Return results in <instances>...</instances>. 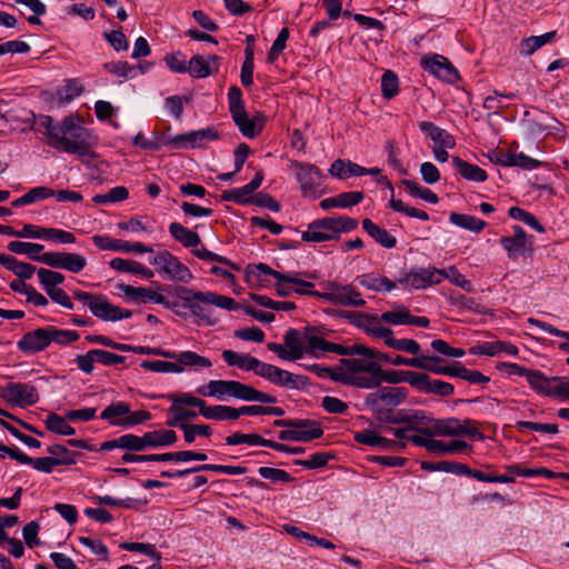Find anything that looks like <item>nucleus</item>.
<instances>
[{
	"instance_id": "f257e3e1",
	"label": "nucleus",
	"mask_w": 569,
	"mask_h": 569,
	"mask_svg": "<svg viewBox=\"0 0 569 569\" xmlns=\"http://www.w3.org/2000/svg\"><path fill=\"white\" fill-rule=\"evenodd\" d=\"M39 131L48 138V144L59 151L77 154L80 159L97 157L92 150L97 143L91 132L82 127L73 116L66 117L61 122H54L48 114L36 118Z\"/></svg>"
},
{
	"instance_id": "f03ea898",
	"label": "nucleus",
	"mask_w": 569,
	"mask_h": 569,
	"mask_svg": "<svg viewBox=\"0 0 569 569\" xmlns=\"http://www.w3.org/2000/svg\"><path fill=\"white\" fill-rule=\"evenodd\" d=\"M327 345L335 346L338 350H331L323 347L320 349L321 357L327 352H333L341 356H362V358H341L339 360L338 370L342 375L343 380L340 383L361 389H375L378 387L376 373L381 372V365L377 357L369 356L361 349H370L360 343L343 346L327 341Z\"/></svg>"
},
{
	"instance_id": "7ed1b4c3",
	"label": "nucleus",
	"mask_w": 569,
	"mask_h": 569,
	"mask_svg": "<svg viewBox=\"0 0 569 569\" xmlns=\"http://www.w3.org/2000/svg\"><path fill=\"white\" fill-rule=\"evenodd\" d=\"M323 327L307 326L301 330L290 328L283 336V345L269 342L267 348L284 361L300 360L306 355L319 359L321 358L320 349L323 347L340 350L335 346L327 345Z\"/></svg>"
},
{
	"instance_id": "20e7f679",
	"label": "nucleus",
	"mask_w": 569,
	"mask_h": 569,
	"mask_svg": "<svg viewBox=\"0 0 569 569\" xmlns=\"http://www.w3.org/2000/svg\"><path fill=\"white\" fill-rule=\"evenodd\" d=\"M273 426L286 428L278 435L281 441L309 442L323 435L321 423L311 419H279Z\"/></svg>"
},
{
	"instance_id": "39448f33",
	"label": "nucleus",
	"mask_w": 569,
	"mask_h": 569,
	"mask_svg": "<svg viewBox=\"0 0 569 569\" xmlns=\"http://www.w3.org/2000/svg\"><path fill=\"white\" fill-rule=\"evenodd\" d=\"M408 397L403 387H377L365 398V406L372 412L373 418L381 417L389 410L401 405Z\"/></svg>"
},
{
	"instance_id": "423d86ee",
	"label": "nucleus",
	"mask_w": 569,
	"mask_h": 569,
	"mask_svg": "<svg viewBox=\"0 0 569 569\" xmlns=\"http://www.w3.org/2000/svg\"><path fill=\"white\" fill-rule=\"evenodd\" d=\"M74 298L87 306L91 313L101 320H122L132 316L131 310L113 306L102 295L77 291Z\"/></svg>"
},
{
	"instance_id": "0eeeda50",
	"label": "nucleus",
	"mask_w": 569,
	"mask_h": 569,
	"mask_svg": "<svg viewBox=\"0 0 569 569\" xmlns=\"http://www.w3.org/2000/svg\"><path fill=\"white\" fill-rule=\"evenodd\" d=\"M229 111L233 122L239 131L247 138L252 139L259 134L261 128H258L257 119H250L244 108L242 91L237 86H232L228 91Z\"/></svg>"
},
{
	"instance_id": "6e6552de",
	"label": "nucleus",
	"mask_w": 569,
	"mask_h": 569,
	"mask_svg": "<svg viewBox=\"0 0 569 569\" xmlns=\"http://www.w3.org/2000/svg\"><path fill=\"white\" fill-rule=\"evenodd\" d=\"M150 263L171 281L188 283L193 278L190 269L168 250L158 252L150 259Z\"/></svg>"
},
{
	"instance_id": "1a4fd4ad",
	"label": "nucleus",
	"mask_w": 569,
	"mask_h": 569,
	"mask_svg": "<svg viewBox=\"0 0 569 569\" xmlns=\"http://www.w3.org/2000/svg\"><path fill=\"white\" fill-rule=\"evenodd\" d=\"M473 421L471 419L460 420L458 418H446V419H435L432 422V437L433 436H443V437H461L468 436L476 438L478 440H483L482 432L475 427Z\"/></svg>"
},
{
	"instance_id": "9d476101",
	"label": "nucleus",
	"mask_w": 569,
	"mask_h": 569,
	"mask_svg": "<svg viewBox=\"0 0 569 569\" xmlns=\"http://www.w3.org/2000/svg\"><path fill=\"white\" fill-rule=\"evenodd\" d=\"M530 388L539 395L565 399L567 377H547L537 369H531L526 378Z\"/></svg>"
},
{
	"instance_id": "9b49d317",
	"label": "nucleus",
	"mask_w": 569,
	"mask_h": 569,
	"mask_svg": "<svg viewBox=\"0 0 569 569\" xmlns=\"http://www.w3.org/2000/svg\"><path fill=\"white\" fill-rule=\"evenodd\" d=\"M259 377L268 380L270 383L287 389H306L310 386V379L303 375H295L288 370L281 369L270 363H263Z\"/></svg>"
},
{
	"instance_id": "f8f14e48",
	"label": "nucleus",
	"mask_w": 569,
	"mask_h": 569,
	"mask_svg": "<svg viewBox=\"0 0 569 569\" xmlns=\"http://www.w3.org/2000/svg\"><path fill=\"white\" fill-rule=\"evenodd\" d=\"M1 396L8 402L21 408L33 406L39 401L37 388L26 382L7 383L1 390Z\"/></svg>"
},
{
	"instance_id": "ddd939ff",
	"label": "nucleus",
	"mask_w": 569,
	"mask_h": 569,
	"mask_svg": "<svg viewBox=\"0 0 569 569\" xmlns=\"http://www.w3.org/2000/svg\"><path fill=\"white\" fill-rule=\"evenodd\" d=\"M421 67L438 79L448 83H456L460 76L455 66L441 54L423 56L420 60Z\"/></svg>"
},
{
	"instance_id": "4468645a",
	"label": "nucleus",
	"mask_w": 569,
	"mask_h": 569,
	"mask_svg": "<svg viewBox=\"0 0 569 569\" xmlns=\"http://www.w3.org/2000/svg\"><path fill=\"white\" fill-rule=\"evenodd\" d=\"M40 262L73 273L82 271L87 266V259L83 256L71 252H44L41 254Z\"/></svg>"
},
{
	"instance_id": "2eb2a0df",
	"label": "nucleus",
	"mask_w": 569,
	"mask_h": 569,
	"mask_svg": "<svg viewBox=\"0 0 569 569\" xmlns=\"http://www.w3.org/2000/svg\"><path fill=\"white\" fill-rule=\"evenodd\" d=\"M305 197L312 194L321 184L322 173L311 163L295 161L291 164Z\"/></svg>"
},
{
	"instance_id": "dca6fc26",
	"label": "nucleus",
	"mask_w": 569,
	"mask_h": 569,
	"mask_svg": "<svg viewBox=\"0 0 569 569\" xmlns=\"http://www.w3.org/2000/svg\"><path fill=\"white\" fill-rule=\"evenodd\" d=\"M306 242H323L338 239L335 217H326L313 220L308 229L301 233Z\"/></svg>"
},
{
	"instance_id": "f3484780",
	"label": "nucleus",
	"mask_w": 569,
	"mask_h": 569,
	"mask_svg": "<svg viewBox=\"0 0 569 569\" xmlns=\"http://www.w3.org/2000/svg\"><path fill=\"white\" fill-rule=\"evenodd\" d=\"M512 236L501 237L499 242L511 260L532 251V243L528 240L526 231L520 226L512 227Z\"/></svg>"
},
{
	"instance_id": "a211bd4d",
	"label": "nucleus",
	"mask_w": 569,
	"mask_h": 569,
	"mask_svg": "<svg viewBox=\"0 0 569 569\" xmlns=\"http://www.w3.org/2000/svg\"><path fill=\"white\" fill-rule=\"evenodd\" d=\"M118 290L136 303H157L163 305L164 307L172 309L173 306L167 300V298L149 288L132 287L130 284L120 283L117 286Z\"/></svg>"
},
{
	"instance_id": "6ab92c4d",
	"label": "nucleus",
	"mask_w": 569,
	"mask_h": 569,
	"mask_svg": "<svg viewBox=\"0 0 569 569\" xmlns=\"http://www.w3.org/2000/svg\"><path fill=\"white\" fill-rule=\"evenodd\" d=\"M50 343V327H44L24 333L17 346L20 351L33 355L44 350Z\"/></svg>"
},
{
	"instance_id": "aec40b11",
	"label": "nucleus",
	"mask_w": 569,
	"mask_h": 569,
	"mask_svg": "<svg viewBox=\"0 0 569 569\" xmlns=\"http://www.w3.org/2000/svg\"><path fill=\"white\" fill-rule=\"evenodd\" d=\"M264 179L262 170H258L253 179L243 187L224 190L221 193L223 201H232L240 204L253 202L252 194L261 186Z\"/></svg>"
},
{
	"instance_id": "412c9836",
	"label": "nucleus",
	"mask_w": 569,
	"mask_h": 569,
	"mask_svg": "<svg viewBox=\"0 0 569 569\" xmlns=\"http://www.w3.org/2000/svg\"><path fill=\"white\" fill-rule=\"evenodd\" d=\"M202 471H213L226 475H243L247 472V468L242 466H226V465H199L183 470L177 471H161L160 476L163 478H182L190 473H198Z\"/></svg>"
},
{
	"instance_id": "4be33fe9",
	"label": "nucleus",
	"mask_w": 569,
	"mask_h": 569,
	"mask_svg": "<svg viewBox=\"0 0 569 569\" xmlns=\"http://www.w3.org/2000/svg\"><path fill=\"white\" fill-rule=\"evenodd\" d=\"M92 240L93 243L101 250L137 253L153 252L152 247H148L141 242H129L99 234L94 236Z\"/></svg>"
},
{
	"instance_id": "5701e85b",
	"label": "nucleus",
	"mask_w": 569,
	"mask_h": 569,
	"mask_svg": "<svg viewBox=\"0 0 569 569\" xmlns=\"http://www.w3.org/2000/svg\"><path fill=\"white\" fill-rule=\"evenodd\" d=\"M220 57L216 54L193 56L188 61V73L193 78H207L219 69Z\"/></svg>"
},
{
	"instance_id": "b1692460",
	"label": "nucleus",
	"mask_w": 569,
	"mask_h": 569,
	"mask_svg": "<svg viewBox=\"0 0 569 569\" xmlns=\"http://www.w3.org/2000/svg\"><path fill=\"white\" fill-rule=\"evenodd\" d=\"M446 270L437 268L419 269L410 272L402 280L416 289L426 288L429 284L440 283L445 279Z\"/></svg>"
},
{
	"instance_id": "393cba45",
	"label": "nucleus",
	"mask_w": 569,
	"mask_h": 569,
	"mask_svg": "<svg viewBox=\"0 0 569 569\" xmlns=\"http://www.w3.org/2000/svg\"><path fill=\"white\" fill-rule=\"evenodd\" d=\"M114 449H123L131 453L144 451L143 437L126 433L116 439L104 441L99 447L100 451H111Z\"/></svg>"
},
{
	"instance_id": "a878e982",
	"label": "nucleus",
	"mask_w": 569,
	"mask_h": 569,
	"mask_svg": "<svg viewBox=\"0 0 569 569\" xmlns=\"http://www.w3.org/2000/svg\"><path fill=\"white\" fill-rule=\"evenodd\" d=\"M413 388L420 392L433 393L441 397L453 395L455 387L442 380H432L426 373L419 372V377L413 380Z\"/></svg>"
},
{
	"instance_id": "bb28decb",
	"label": "nucleus",
	"mask_w": 569,
	"mask_h": 569,
	"mask_svg": "<svg viewBox=\"0 0 569 569\" xmlns=\"http://www.w3.org/2000/svg\"><path fill=\"white\" fill-rule=\"evenodd\" d=\"M330 291L323 295V298L340 302L346 306H361L365 301L360 298V293L350 286H339L330 283Z\"/></svg>"
},
{
	"instance_id": "cd10ccee",
	"label": "nucleus",
	"mask_w": 569,
	"mask_h": 569,
	"mask_svg": "<svg viewBox=\"0 0 569 569\" xmlns=\"http://www.w3.org/2000/svg\"><path fill=\"white\" fill-rule=\"evenodd\" d=\"M222 358L228 366L238 367L246 371H253L257 376H259L264 363L250 355H241L232 350H224Z\"/></svg>"
},
{
	"instance_id": "c85d7f7f",
	"label": "nucleus",
	"mask_w": 569,
	"mask_h": 569,
	"mask_svg": "<svg viewBox=\"0 0 569 569\" xmlns=\"http://www.w3.org/2000/svg\"><path fill=\"white\" fill-rule=\"evenodd\" d=\"M142 437L146 450L169 447L178 439L176 431L171 429L148 431Z\"/></svg>"
},
{
	"instance_id": "c756f323",
	"label": "nucleus",
	"mask_w": 569,
	"mask_h": 569,
	"mask_svg": "<svg viewBox=\"0 0 569 569\" xmlns=\"http://www.w3.org/2000/svg\"><path fill=\"white\" fill-rule=\"evenodd\" d=\"M233 398L240 399L243 401H248V402H251V401L261 402V403H276L277 402V398L274 396L259 391V390L254 389L253 387L244 385L240 381H236Z\"/></svg>"
},
{
	"instance_id": "7c9ffc66",
	"label": "nucleus",
	"mask_w": 569,
	"mask_h": 569,
	"mask_svg": "<svg viewBox=\"0 0 569 569\" xmlns=\"http://www.w3.org/2000/svg\"><path fill=\"white\" fill-rule=\"evenodd\" d=\"M419 129L427 134L437 144V147L455 148L456 146L455 138L433 122L422 121L419 123Z\"/></svg>"
},
{
	"instance_id": "2f4dec72",
	"label": "nucleus",
	"mask_w": 569,
	"mask_h": 569,
	"mask_svg": "<svg viewBox=\"0 0 569 569\" xmlns=\"http://www.w3.org/2000/svg\"><path fill=\"white\" fill-rule=\"evenodd\" d=\"M361 351L367 352L369 356L377 357V359L379 360V363L385 362V363H390L393 366H408V367L422 369V367H425V362H426L425 356L415 357V358H406V357L398 355L392 358V357L388 356L387 353L377 351L376 349H361Z\"/></svg>"
},
{
	"instance_id": "473e14b6",
	"label": "nucleus",
	"mask_w": 569,
	"mask_h": 569,
	"mask_svg": "<svg viewBox=\"0 0 569 569\" xmlns=\"http://www.w3.org/2000/svg\"><path fill=\"white\" fill-rule=\"evenodd\" d=\"M451 163L457 172L466 180L483 182L487 180V172L480 167L469 163L459 157H452Z\"/></svg>"
},
{
	"instance_id": "72a5a7b5",
	"label": "nucleus",
	"mask_w": 569,
	"mask_h": 569,
	"mask_svg": "<svg viewBox=\"0 0 569 569\" xmlns=\"http://www.w3.org/2000/svg\"><path fill=\"white\" fill-rule=\"evenodd\" d=\"M169 232L176 241L180 242L186 248H192L193 250L201 243V238L196 231L183 227L179 222H171Z\"/></svg>"
},
{
	"instance_id": "f704fd0d",
	"label": "nucleus",
	"mask_w": 569,
	"mask_h": 569,
	"mask_svg": "<svg viewBox=\"0 0 569 569\" xmlns=\"http://www.w3.org/2000/svg\"><path fill=\"white\" fill-rule=\"evenodd\" d=\"M356 281L362 287L378 292H389L396 287L395 282L387 277L373 272L358 276Z\"/></svg>"
},
{
	"instance_id": "c9c22d12",
	"label": "nucleus",
	"mask_w": 569,
	"mask_h": 569,
	"mask_svg": "<svg viewBox=\"0 0 569 569\" xmlns=\"http://www.w3.org/2000/svg\"><path fill=\"white\" fill-rule=\"evenodd\" d=\"M435 418L428 416L422 410H410L408 429L419 432L427 437H432V422Z\"/></svg>"
},
{
	"instance_id": "e433bc0d",
	"label": "nucleus",
	"mask_w": 569,
	"mask_h": 569,
	"mask_svg": "<svg viewBox=\"0 0 569 569\" xmlns=\"http://www.w3.org/2000/svg\"><path fill=\"white\" fill-rule=\"evenodd\" d=\"M168 416L169 418L166 421L168 427L183 430L189 425L187 421L196 419L198 413L181 406L171 405L168 409Z\"/></svg>"
},
{
	"instance_id": "4c0bfd02",
	"label": "nucleus",
	"mask_w": 569,
	"mask_h": 569,
	"mask_svg": "<svg viewBox=\"0 0 569 569\" xmlns=\"http://www.w3.org/2000/svg\"><path fill=\"white\" fill-rule=\"evenodd\" d=\"M362 228L383 248L391 249L396 247L397 239L388 230L377 226L370 219L367 218L362 221Z\"/></svg>"
},
{
	"instance_id": "58836bf2",
	"label": "nucleus",
	"mask_w": 569,
	"mask_h": 569,
	"mask_svg": "<svg viewBox=\"0 0 569 569\" xmlns=\"http://www.w3.org/2000/svg\"><path fill=\"white\" fill-rule=\"evenodd\" d=\"M419 377V372L416 371H406V370H383L381 368L380 373H376V379L378 380V387L381 382L388 383H400L408 382L413 387V380Z\"/></svg>"
},
{
	"instance_id": "ea45409f",
	"label": "nucleus",
	"mask_w": 569,
	"mask_h": 569,
	"mask_svg": "<svg viewBox=\"0 0 569 569\" xmlns=\"http://www.w3.org/2000/svg\"><path fill=\"white\" fill-rule=\"evenodd\" d=\"M109 264L112 269L121 271V272L141 274L143 278H147V279H150L153 277V271L151 269L144 267L143 264H141L134 260L113 258Z\"/></svg>"
},
{
	"instance_id": "a19ab883",
	"label": "nucleus",
	"mask_w": 569,
	"mask_h": 569,
	"mask_svg": "<svg viewBox=\"0 0 569 569\" xmlns=\"http://www.w3.org/2000/svg\"><path fill=\"white\" fill-rule=\"evenodd\" d=\"M0 264H2L8 270L12 271L17 277H19L22 280L30 279L36 271V267L33 264L18 261L14 257L4 253L2 256Z\"/></svg>"
},
{
	"instance_id": "79ce46f5",
	"label": "nucleus",
	"mask_w": 569,
	"mask_h": 569,
	"mask_svg": "<svg viewBox=\"0 0 569 569\" xmlns=\"http://www.w3.org/2000/svg\"><path fill=\"white\" fill-rule=\"evenodd\" d=\"M329 172L333 177L346 179L349 177L363 176L366 168L350 161L346 163L343 160L338 159L331 164Z\"/></svg>"
},
{
	"instance_id": "37998d69",
	"label": "nucleus",
	"mask_w": 569,
	"mask_h": 569,
	"mask_svg": "<svg viewBox=\"0 0 569 569\" xmlns=\"http://www.w3.org/2000/svg\"><path fill=\"white\" fill-rule=\"evenodd\" d=\"M449 220L455 226L476 233L481 232L487 226L485 220L465 213L452 212L450 213Z\"/></svg>"
},
{
	"instance_id": "c03bdc74",
	"label": "nucleus",
	"mask_w": 569,
	"mask_h": 569,
	"mask_svg": "<svg viewBox=\"0 0 569 569\" xmlns=\"http://www.w3.org/2000/svg\"><path fill=\"white\" fill-rule=\"evenodd\" d=\"M556 37V31H550L541 36L526 38L520 43L519 52L525 57L533 54L542 46L551 42Z\"/></svg>"
},
{
	"instance_id": "a18cd8bd",
	"label": "nucleus",
	"mask_w": 569,
	"mask_h": 569,
	"mask_svg": "<svg viewBox=\"0 0 569 569\" xmlns=\"http://www.w3.org/2000/svg\"><path fill=\"white\" fill-rule=\"evenodd\" d=\"M170 359H174L178 361V365L180 367H203V368H210L212 366V362L209 358H206L203 356L198 355L194 351H181V352H174L173 357H170Z\"/></svg>"
},
{
	"instance_id": "49530a36",
	"label": "nucleus",
	"mask_w": 569,
	"mask_h": 569,
	"mask_svg": "<svg viewBox=\"0 0 569 569\" xmlns=\"http://www.w3.org/2000/svg\"><path fill=\"white\" fill-rule=\"evenodd\" d=\"M425 367H422L423 370L430 371L432 373L437 375H446L450 377L459 378V373L461 370V362L456 361L452 366H439L438 362L441 361L439 357H428L425 356Z\"/></svg>"
},
{
	"instance_id": "de8ad7c7",
	"label": "nucleus",
	"mask_w": 569,
	"mask_h": 569,
	"mask_svg": "<svg viewBox=\"0 0 569 569\" xmlns=\"http://www.w3.org/2000/svg\"><path fill=\"white\" fill-rule=\"evenodd\" d=\"M127 413H130V405L126 401H118L106 407L100 413V419L108 421L111 426L119 427L117 422L127 417Z\"/></svg>"
},
{
	"instance_id": "09e8293b",
	"label": "nucleus",
	"mask_w": 569,
	"mask_h": 569,
	"mask_svg": "<svg viewBox=\"0 0 569 569\" xmlns=\"http://www.w3.org/2000/svg\"><path fill=\"white\" fill-rule=\"evenodd\" d=\"M370 338L382 340L388 346V340L393 338V331L382 322H355Z\"/></svg>"
},
{
	"instance_id": "8fccbe9b",
	"label": "nucleus",
	"mask_w": 569,
	"mask_h": 569,
	"mask_svg": "<svg viewBox=\"0 0 569 569\" xmlns=\"http://www.w3.org/2000/svg\"><path fill=\"white\" fill-rule=\"evenodd\" d=\"M202 417L210 420L224 421V420H237L238 412L237 408L216 405L207 406L203 408Z\"/></svg>"
},
{
	"instance_id": "3c124183",
	"label": "nucleus",
	"mask_w": 569,
	"mask_h": 569,
	"mask_svg": "<svg viewBox=\"0 0 569 569\" xmlns=\"http://www.w3.org/2000/svg\"><path fill=\"white\" fill-rule=\"evenodd\" d=\"M44 247L40 243H33V242H22V241H11L8 244V250L17 253V254H26L30 259L39 261L41 254H39Z\"/></svg>"
},
{
	"instance_id": "603ef678",
	"label": "nucleus",
	"mask_w": 569,
	"mask_h": 569,
	"mask_svg": "<svg viewBox=\"0 0 569 569\" xmlns=\"http://www.w3.org/2000/svg\"><path fill=\"white\" fill-rule=\"evenodd\" d=\"M270 441L271 440L264 439L258 433L234 432L226 438V443L228 446L247 443L249 446H262L268 448V443H270Z\"/></svg>"
},
{
	"instance_id": "864d4df0",
	"label": "nucleus",
	"mask_w": 569,
	"mask_h": 569,
	"mask_svg": "<svg viewBox=\"0 0 569 569\" xmlns=\"http://www.w3.org/2000/svg\"><path fill=\"white\" fill-rule=\"evenodd\" d=\"M44 425L49 431L57 435L72 436L76 433V429L66 421V418L54 412L48 415Z\"/></svg>"
},
{
	"instance_id": "5fc2aeb1",
	"label": "nucleus",
	"mask_w": 569,
	"mask_h": 569,
	"mask_svg": "<svg viewBox=\"0 0 569 569\" xmlns=\"http://www.w3.org/2000/svg\"><path fill=\"white\" fill-rule=\"evenodd\" d=\"M189 146L191 148H201L208 141H214L219 138L218 131L213 127L188 132Z\"/></svg>"
},
{
	"instance_id": "6e6d98bb",
	"label": "nucleus",
	"mask_w": 569,
	"mask_h": 569,
	"mask_svg": "<svg viewBox=\"0 0 569 569\" xmlns=\"http://www.w3.org/2000/svg\"><path fill=\"white\" fill-rule=\"evenodd\" d=\"M122 550L140 552L151 558L154 563H160L162 557L156 549L154 545L144 542H121L119 546Z\"/></svg>"
},
{
	"instance_id": "4d7b16f0",
	"label": "nucleus",
	"mask_w": 569,
	"mask_h": 569,
	"mask_svg": "<svg viewBox=\"0 0 569 569\" xmlns=\"http://www.w3.org/2000/svg\"><path fill=\"white\" fill-rule=\"evenodd\" d=\"M402 184L405 186L406 190L410 193V196L415 198H420L432 204L438 203L439 201L438 196L433 191H431L428 188H422L416 181L403 180Z\"/></svg>"
},
{
	"instance_id": "13d9d810",
	"label": "nucleus",
	"mask_w": 569,
	"mask_h": 569,
	"mask_svg": "<svg viewBox=\"0 0 569 569\" xmlns=\"http://www.w3.org/2000/svg\"><path fill=\"white\" fill-rule=\"evenodd\" d=\"M171 405L177 406H189V407H196L199 409V413L202 416L203 408L206 407V401L201 398L194 397L191 393H181V395H174L170 393L164 396Z\"/></svg>"
},
{
	"instance_id": "bf43d9fd",
	"label": "nucleus",
	"mask_w": 569,
	"mask_h": 569,
	"mask_svg": "<svg viewBox=\"0 0 569 569\" xmlns=\"http://www.w3.org/2000/svg\"><path fill=\"white\" fill-rule=\"evenodd\" d=\"M38 278L47 293L64 281L62 273L44 268L38 270Z\"/></svg>"
},
{
	"instance_id": "052dcab7",
	"label": "nucleus",
	"mask_w": 569,
	"mask_h": 569,
	"mask_svg": "<svg viewBox=\"0 0 569 569\" xmlns=\"http://www.w3.org/2000/svg\"><path fill=\"white\" fill-rule=\"evenodd\" d=\"M204 302H210V306H216L226 310H237L239 308V303L227 296L218 295L211 291H206L204 295H201Z\"/></svg>"
},
{
	"instance_id": "680f3d73",
	"label": "nucleus",
	"mask_w": 569,
	"mask_h": 569,
	"mask_svg": "<svg viewBox=\"0 0 569 569\" xmlns=\"http://www.w3.org/2000/svg\"><path fill=\"white\" fill-rule=\"evenodd\" d=\"M435 443L438 445V448H432L431 453H455V452H470L472 447L463 440H451L449 443H446L440 440H435Z\"/></svg>"
},
{
	"instance_id": "e2e57ef3",
	"label": "nucleus",
	"mask_w": 569,
	"mask_h": 569,
	"mask_svg": "<svg viewBox=\"0 0 569 569\" xmlns=\"http://www.w3.org/2000/svg\"><path fill=\"white\" fill-rule=\"evenodd\" d=\"M129 197V191L126 187L119 186L112 188L110 191L103 194H96L92 201L98 204L121 202Z\"/></svg>"
},
{
	"instance_id": "0e129e2a",
	"label": "nucleus",
	"mask_w": 569,
	"mask_h": 569,
	"mask_svg": "<svg viewBox=\"0 0 569 569\" xmlns=\"http://www.w3.org/2000/svg\"><path fill=\"white\" fill-rule=\"evenodd\" d=\"M399 91V80L397 74L387 70L381 78V92L385 99H392Z\"/></svg>"
},
{
	"instance_id": "69168bd1",
	"label": "nucleus",
	"mask_w": 569,
	"mask_h": 569,
	"mask_svg": "<svg viewBox=\"0 0 569 569\" xmlns=\"http://www.w3.org/2000/svg\"><path fill=\"white\" fill-rule=\"evenodd\" d=\"M141 367L146 370L153 372H173L180 373L183 371V368L180 367L177 362H169L163 360H144L141 363Z\"/></svg>"
},
{
	"instance_id": "338daca9",
	"label": "nucleus",
	"mask_w": 569,
	"mask_h": 569,
	"mask_svg": "<svg viewBox=\"0 0 569 569\" xmlns=\"http://www.w3.org/2000/svg\"><path fill=\"white\" fill-rule=\"evenodd\" d=\"M508 213L511 218L522 221L523 223L533 228L538 232H545V228L542 227V224L538 221V219L532 213H530L519 207H511L509 209Z\"/></svg>"
},
{
	"instance_id": "774afa93",
	"label": "nucleus",
	"mask_w": 569,
	"mask_h": 569,
	"mask_svg": "<svg viewBox=\"0 0 569 569\" xmlns=\"http://www.w3.org/2000/svg\"><path fill=\"white\" fill-rule=\"evenodd\" d=\"M335 456L326 452H316L310 456L309 459H296L293 463L296 466H301L306 469H318L327 466L328 461L332 459Z\"/></svg>"
}]
</instances>
